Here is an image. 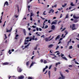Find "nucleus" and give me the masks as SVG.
I'll use <instances>...</instances> for the list:
<instances>
[{
    "label": "nucleus",
    "instance_id": "obj_63",
    "mask_svg": "<svg viewBox=\"0 0 79 79\" xmlns=\"http://www.w3.org/2000/svg\"><path fill=\"white\" fill-rule=\"evenodd\" d=\"M40 61L41 62V63L43 62V60H42V59Z\"/></svg>",
    "mask_w": 79,
    "mask_h": 79
},
{
    "label": "nucleus",
    "instance_id": "obj_7",
    "mask_svg": "<svg viewBox=\"0 0 79 79\" xmlns=\"http://www.w3.org/2000/svg\"><path fill=\"white\" fill-rule=\"evenodd\" d=\"M30 14L31 15L30 17H32V16H33V15H34V14H33V12L32 11V10H31Z\"/></svg>",
    "mask_w": 79,
    "mask_h": 79
},
{
    "label": "nucleus",
    "instance_id": "obj_5",
    "mask_svg": "<svg viewBox=\"0 0 79 79\" xmlns=\"http://www.w3.org/2000/svg\"><path fill=\"white\" fill-rule=\"evenodd\" d=\"M61 76L62 77H59L58 79H64V78H65V77H64V76H63V75L62 74H61Z\"/></svg>",
    "mask_w": 79,
    "mask_h": 79
},
{
    "label": "nucleus",
    "instance_id": "obj_64",
    "mask_svg": "<svg viewBox=\"0 0 79 79\" xmlns=\"http://www.w3.org/2000/svg\"><path fill=\"white\" fill-rule=\"evenodd\" d=\"M45 69H46L45 68L43 70V72H44L45 71Z\"/></svg>",
    "mask_w": 79,
    "mask_h": 79
},
{
    "label": "nucleus",
    "instance_id": "obj_27",
    "mask_svg": "<svg viewBox=\"0 0 79 79\" xmlns=\"http://www.w3.org/2000/svg\"><path fill=\"white\" fill-rule=\"evenodd\" d=\"M8 53H9L10 55V54H11L12 53L11 52V50H9V51H8Z\"/></svg>",
    "mask_w": 79,
    "mask_h": 79
},
{
    "label": "nucleus",
    "instance_id": "obj_10",
    "mask_svg": "<svg viewBox=\"0 0 79 79\" xmlns=\"http://www.w3.org/2000/svg\"><path fill=\"white\" fill-rule=\"evenodd\" d=\"M24 78L23 76H21L18 77L19 79H23Z\"/></svg>",
    "mask_w": 79,
    "mask_h": 79
},
{
    "label": "nucleus",
    "instance_id": "obj_13",
    "mask_svg": "<svg viewBox=\"0 0 79 79\" xmlns=\"http://www.w3.org/2000/svg\"><path fill=\"white\" fill-rule=\"evenodd\" d=\"M73 18H74V19H78V18H79V17H77L75 15H73Z\"/></svg>",
    "mask_w": 79,
    "mask_h": 79
},
{
    "label": "nucleus",
    "instance_id": "obj_48",
    "mask_svg": "<svg viewBox=\"0 0 79 79\" xmlns=\"http://www.w3.org/2000/svg\"><path fill=\"white\" fill-rule=\"evenodd\" d=\"M47 21H48V20L47 19L45 20L44 22V23H45V22H47Z\"/></svg>",
    "mask_w": 79,
    "mask_h": 79
},
{
    "label": "nucleus",
    "instance_id": "obj_58",
    "mask_svg": "<svg viewBox=\"0 0 79 79\" xmlns=\"http://www.w3.org/2000/svg\"><path fill=\"white\" fill-rule=\"evenodd\" d=\"M63 34H62V37H63V38H64V37H65V35L64 36H63Z\"/></svg>",
    "mask_w": 79,
    "mask_h": 79
},
{
    "label": "nucleus",
    "instance_id": "obj_20",
    "mask_svg": "<svg viewBox=\"0 0 79 79\" xmlns=\"http://www.w3.org/2000/svg\"><path fill=\"white\" fill-rule=\"evenodd\" d=\"M48 75L49 76V78H50V71L48 72Z\"/></svg>",
    "mask_w": 79,
    "mask_h": 79
},
{
    "label": "nucleus",
    "instance_id": "obj_30",
    "mask_svg": "<svg viewBox=\"0 0 79 79\" xmlns=\"http://www.w3.org/2000/svg\"><path fill=\"white\" fill-rule=\"evenodd\" d=\"M44 64L47 63V61L46 60H44Z\"/></svg>",
    "mask_w": 79,
    "mask_h": 79
},
{
    "label": "nucleus",
    "instance_id": "obj_31",
    "mask_svg": "<svg viewBox=\"0 0 79 79\" xmlns=\"http://www.w3.org/2000/svg\"><path fill=\"white\" fill-rule=\"evenodd\" d=\"M69 18V17L68 16V15L67 14L66 16V17L65 18V19H66V18Z\"/></svg>",
    "mask_w": 79,
    "mask_h": 79
},
{
    "label": "nucleus",
    "instance_id": "obj_57",
    "mask_svg": "<svg viewBox=\"0 0 79 79\" xmlns=\"http://www.w3.org/2000/svg\"><path fill=\"white\" fill-rule=\"evenodd\" d=\"M19 35H18V34H17L15 35L16 37H19Z\"/></svg>",
    "mask_w": 79,
    "mask_h": 79
},
{
    "label": "nucleus",
    "instance_id": "obj_51",
    "mask_svg": "<svg viewBox=\"0 0 79 79\" xmlns=\"http://www.w3.org/2000/svg\"><path fill=\"white\" fill-rule=\"evenodd\" d=\"M31 21H32V17H30Z\"/></svg>",
    "mask_w": 79,
    "mask_h": 79
},
{
    "label": "nucleus",
    "instance_id": "obj_54",
    "mask_svg": "<svg viewBox=\"0 0 79 79\" xmlns=\"http://www.w3.org/2000/svg\"><path fill=\"white\" fill-rule=\"evenodd\" d=\"M6 21H5V22H4V24H3V27H4L5 26V23H6Z\"/></svg>",
    "mask_w": 79,
    "mask_h": 79
},
{
    "label": "nucleus",
    "instance_id": "obj_15",
    "mask_svg": "<svg viewBox=\"0 0 79 79\" xmlns=\"http://www.w3.org/2000/svg\"><path fill=\"white\" fill-rule=\"evenodd\" d=\"M60 64V62H58L56 64V67H57V65H58V64Z\"/></svg>",
    "mask_w": 79,
    "mask_h": 79
},
{
    "label": "nucleus",
    "instance_id": "obj_8",
    "mask_svg": "<svg viewBox=\"0 0 79 79\" xmlns=\"http://www.w3.org/2000/svg\"><path fill=\"white\" fill-rule=\"evenodd\" d=\"M2 16H1V19L0 20V23H2V16H3V12H2Z\"/></svg>",
    "mask_w": 79,
    "mask_h": 79
},
{
    "label": "nucleus",
    "instance_id": "obj_21",
    "mask_svg": "<svg viewBox=\"0 0 79 79\" xmlns=\"http://www.w3.org/2000/svg\"><path fill=\"white\" fill-rule=\"evenodd\" d=\"M35 62H32L30 65V67H31V66H33V64H35Z\"/></svg>",
    "mask_w": 79,
    "mask_h": 79
},
{
    "label": "nucleus",
    "instance_id": "obj_55",
    "mask_svg": "<svg viewBox=\"0 0 79 79\" xmlns=\"http://www.w3.org/2000/svg\"><path fill=\"white\" fill-rule=\"evenodd\" d=\"M75 63L76 64H79V63H78V62H77V61H75Z\"/></svg>",
    "mask_w": 79,
    "mask_h": 79
},
{
    "label": "nucleus",
    "instance_id": "obj_14",
    "mask_svg": "<svg viewBox=\"0 0 79 79\" xmlns=\"http://www.w3.org/2000/svg\"><path fill=\"white\" fill-rule=\"evenodd\" d=\"M5 5H6L7 6H8V2L6 1L5 2V3H4V6H5Z\"/></svg>",
    "mask_w": 79,
    "mask_h": 79
},
{
    "label": "nucleus",
    "instance_id": "obj_2",
    "mask_svg": "<svg viewBox=\"0 0 79 79\" xmlns=\"http://www.w3.org/2000/svg\"><path fill=\"white\" fill-rule=\"evenodd\" d=\"M17 71L19 73H21V71H22V69H21V68H20L19 67H18L17 68Z\"/></svg>",
    "mask_w": 79,
    "mask_h": 79
},
{
    "label": "nucleus",
    "instance_id": "obj_44",
    "mask_svg": "<svg viewBox=\"0 0 79 79\" xmlns=\"http://www.w3.org/2000/svg\"><path fill=\"white\" fill-rule=\"evenodd\" d=\"M71 39H70V41H68V44H69V42H71Z\"/></svg>",
    "mask_w": 79,
    "mask_h": 79
},
{
    "label": "nucleus",
    "instance_id": "obj_17",
    "mask_svg": "<svg viewBox=\"0 0 79 79\" xmlns=\"http://www.w3.org/2000/svg\"><path fill=\"white\" fill-rule=\"evenodd\" d=\"M77 22H78V20L77 19H74L73 20V23H77Z\"/></svg>",
    "mask_w": 79,
    "mask_h": 79
},
{
    "label": "nucleus",
    "instance_id": "obj_28",
    "mask_svg": "<svg viewBox=\"0 0 79 79\" xmlns=\"http://www.w3.org/2000/svg\"><path fill=\"white\" fill-rule=\"evenodd\" d=\"M64 32L65 33H66V34H65V35H67V34H68V31H66V30Z\"/></svg>",
    "mask_w": 79,
    "mask_h": 79
},
{
    "label": "nucleus",
    "instance_id": "obj_22",
    "mask_svg": "<svg viewBox=\"0 0 79 79\" xmlns=\"http://www.w3.org/2000/svg\"><path fill=\"white\" fill-rule=\"evenodd\" d=\"M66 5H67V4L65 3L64 5H63L62 6V7H63V8H64V7H65L66 6Z\"/></svg>",
    "mask_w": 79,
    "mask_h": 79
},
{
    "label": "nucleus",
    "instance_id": "obj_24",
    "mask_svg": "<svg viewBox=\"0 0 79 79\" xmlns=\"http://www.w3.org/2000/svg\"><path fill=\"white\" fill-rule=\"evenodd\" d=\"M56 6H57V5L56 4V5H54V6H52V8H54V7H55V8H56Z\"/></svg>",
    "mask_w": 79,
    "mask_h": 79
},
{
    "label": "nucleus",
    "instance_id": "obj_9",
    "mask_svg": "<svg viewBox=\"0 0 79 79\" xmlns=\"http://www.w3.org/2000/svg\"><path fill=\"white\" fill-rule=\"evenodd\" d=\"M55 29V25H53L51 27V29H52V30H54Z\"/></svg>",
    "mask_w": 79,
    "mask_h": 79
},
{
    "label": "nucleus",
    "instance_id": "obj_1",
    "mask_svg": "<svg viewBox=\"0 0 79 79\" xmlns=\"http://www.w3.org/2000/svg\"><path fill=\"white\" fill-rule=\"evenodd\" d=\"M31 40H32V39H30L29 40H25V43L24 44L26 45V44H27V43L26 42H29V41H31Z\"/></svg>",
    "mask_w": 79,
    "mask_h": 79
},
{
    "label": "nucleus",
    "instance_id": "obj_3",
    "mask_svg": "<svg viewBox=\"0 0 79 79\" xmlns=\"http://www.w3.org/2000/svg\"><path fill=\"white\" fill-rule=\"evenodd\" d=\"M72 29L73 30H76V28L75 27V24H73L72 27Z\"/></svg>",
    "mask_w": 79,
    "mask_h": 79
},
{
    "label": "nucleus",
    "instance_id": "obj_12",
    "mask_svg": "<svg viewBox=\"0 0 79 79\" xmlns=\"http://www.w3.org/2000/svg\"><path fill=\"white\" fill-rule=\"evenodd\" d=\"M52 13H53L54 10H53L52 9H51L49 12V13H52Z\"/></svg>",
    "mask_w": 79,
    "mask_h": 79
},
{
    "label": "nucleus",
    "instance_id": "obj_4",
    "mask_svg": "<svg viewBox=\"0 0 79 79\" xmlns=\"http://www.w3.org/2000/svg\"><path fill=\"white\" fill-rule=\"evenodd\" d=\"M58 21L55 20V21H53L51 23V25H53V24H56V22Z\"/></svg>",
    "mask_w": 79,
    "mask_h": 79
},
{
    "label": "nucleus",
    "instance_id": "obj_35",
    "mask_svg": "<svg viewBox=\"0 0 79 79\" xmlns=\"http://www.w3.org/2000/svg\"><path fill=\"white\" fill-rule=\"evenodd\" d=\"M29 61H28V62H27L26 63V65H27V66H28V65H29Z\"/></svg>",
    "mask_w": 79,
    "mask_h": 79
},
{
    "label": "nucleus",
    "instance_id": "obj_45",
    "mask_svg": "<svg viewBox=\"0 0 79 79\" xmlns=\"http://www.w3.org/2000/svg\"><path fill=\"white\" fill-rule=\"evenodd\" d=\"M71 6H74V4H73V2H72L71 3Z\"/></svg>",
    "mask_w": 79,
    "mask_h": 79
},
{
    "label": "nucleus",
    "instance_id": "obj_39",
    "mask_svg": "<svg viewBox=\"0 0 79 79\" xmlns=\"http://www.w3.org/2000/svg\"><path fill=\"white\" fill-rule=\"evenodd\" d=\"M16 18H17L18 17V15H15L14 16Z\"/></svg>",
    "mask_w": 79,
    "mask_h": 79
},
{
    "label": "nucleus",
    "instance_id": "obj_33",
    "mask_svg": "<svg viewBox=\"0 0 79 79\" xmlns=\"http://www.w3.org/2000/svg\"><path fill=\"white\" fill-rule=\"evenodd\" d=\"M65 29H66V28H64L61 31V32H63V31H65Z\"/></svg>",
    "mask_w": 79,
    "mask_h": 79
},
{
    "label": "nucleus",
    "instance_id": "obj_18",
    "mask_svg": "<svg viewBox=\"0 0 79 79\" xmlns=\"http://www.w3.org/2000/svg\"><path fill=\"white\" fill-rule=\"evenodd\" d=\"M53 46V44H50L49 45L48 48H52Z\"/></svg>",
    "mask_w": 79,
    "mask_h": 79
},
{
    "label": "nucleus",
    "instance_id": "obj_40",
    "mask_svg": "<svg viewBox=\"0 0 79 79\" xmlns=\"http://www.w3.org/2000/svg\"><path fill=\"white\" fill-rule=\"evenodd\" d=\"M37 46H36L34 48V50H37Z\"/></svg>",
    "mask_w": 79,
    "mask_h": 79
},
{
    "label": "nucleus",
    "instance_id": "obj_19",
    "mask_svg": "<svg viewBox=\"0 0 79 79\" xmlns=\"http://www.w3.org/2000/svg\"><path fill=\"white\" fill-rule=\"evenodd\" d=\"M60 35H58L56 38V39H55L56 40L57 39H59L60 38Z\"/></svg>",
    "mask_w": 79,
    "mask_h": 79
},
{
    "label": "nucleus",
    "instance_id": "obj_49",
    "mask_svg": "<svg viewBox=\"0 0 79 79\" xmlns=\"http://www.w3.org/2000/svg\"><path fill=\"white\" fill-rule=\"evenodd\" d=\"M44 26H45V23H44V22L43 23V28H44Z\"/></svg>",
    "mask_w": 79,
    "mask_h": 79
},
{
    "label": "nucleus",
    "instance_id": "obj_16",
    "mask_svg": "<svg viewBox=\"0 0 79 79\" xmlns=\"http://www.w3.org/2000/svg\"><path fill=\"white\" fill-rule=\"evenodd\" d=\"M30 45V43H29L28 44H27V45L25 46V48H23V50H24L25 48H27V47H28L29 45Z\"/></svg>",
    "mask_w": 79,
    "mask_h": 79
},
{
    "label": "nucleus",
    "instance_id": "obj_25",
    "mask_svg": "<svg viewBox=\"0 0 79 79\" xmlns=\"http://www.w3.org/2000/svg\"><path fill=\"white\" fill-rule=\"evenodd\" d=\"M62 58H63V59H64V60H68V59H67L66 58V57H62Z\"/></svg>",
    "mask_w": 79,
    "mask_h": 79
},
{
    "label": "nucleus",
    "instance_id": "obj_46",
    "mask_svg": "<svg viewBox=\"0 0 79 79\" xmlns=\"http://www.w3.org/2000/svg\"><path fill=\"white\" fill-rule=\"evenodd\" d=\"M59 48V46H57L56 48V50H57L58 48Z\"/></svg>",
    "mask_w": 79,
    "mask_h": 79
},
{
    "label": "nucleus",
    "instance_id": "obj_6",
    "mask_svg": "<svg viewBox=\"0 0 79 79\" xmlns=\"http://www.w3.org/2000/svg\"><path fill=\"white\" fill-rule=\"evenodd\" d=\"M9 64H10V63L8 62H5L2 64V65L3 66H4V65H8Z\"/></svg>",
    "mask_w": 79,
    "mask_h": 79
},
{
    "label": "nucleus",
    "instance_id": "obj_61",
    "mask_svg": "<svg viewBox=\"0 0 79 79\" xmlns=\"http://www.w3.org/2000/svg\"><path fill=\"white\" fill-rule=\"evenodd\" d=\"M29 37H27L26 38V39H29Z\"/></svg>",
    "mask_w": 79,
    "mask_h": 79
},
{
    "label": "nucleus",
    "instance_id": "obj_47",
    "mask_svg": "<svg viewBox=\"0 0 79 79\" xmlns=\"http://www.w3.org/2000/svg\"><path fill=\"white\" fill-rule=\"evenodd\" d=\"M32 27H33V28H35L36 27V26L33 25L32 26Z\"/></svg>",
    "mask_w": 79,
    "mask_h": 79
},
{
    "label": "nucleus",
    "instance_id": "obj_56",
    "mask_svg": "<svg viewBox=\"0 0 79 79\" xmlns=\"http://www.w3.org/2000/svg\"><path fill=\"white\" fill-rule=\"evenodd\" d=\"M36 29L37 31H39V28H38V27H36Z\"/></svg>",
    "mask_w": 79,
    "mask_h": 79
},
{
    "label": "nucleus",
    "instance_id": "obj_60",
    "mask_svg": "<svg viewBox=\"0 0 79 79\" xmlns=\"http://www.w3.org/2000/svg\"><path fill=\"white\" fill-rule=\"evenodd\" d=\"M39 30L40 31H42V29H41V28H39Z\"/></svg>",
    "mask_w": 79,
    "mask_h": 79
},
{
    "label": "nucleus",
    "instance_id": "obj_53",
    "mask_svg": "<svg viewBox=\"0 0 79 79\" xmlns=\"http://www.w3.org/2000/svg\"><path fill=\"white\" fill-rule=\"evenodd\" d=\"M65 72L68 73H69V71L68 70H65Z\"/></svg>",
    "mask_w": 79,
    "mask_h": 79
},
{
    "label": "nucleus",
    "instance_id": "obj_37",
    "mask_svg": "<svg viewBox=\"0 0 79 79\" xmlns=\"http://www.w3.org/2000/svg\"><path fill=\"white\" fill-rule=\"evenodd\" d=\"M71 48H73V46H70L69 47V49H71Z\"/></svg>",
    "mask_w": 79,
    "mask_h": 79
},
{
    "label": "nucleus",
    "instance_id": "obj_26",
    "mask_svg": "<svg viewBox=\"0 0 79 79\" xmlns=\"http://www.w3.org/2000/svg\"><path fill=\"white\" fill-rule=\"evenodd\" d=\"M35 39V36L33 35V37H31V39H32L33 40H34Z\"/></svg>",
    "mask_w": 79,
    "mask_h": 79
},
{
    "label": "nucleus",
    "instance_id": "obj_29",
    "mask_svg": "<svg viewBox=\"0 0 79 79\" xmlns=\"http://www.w3.org/2000/svg\"><path fill=\"white\" fill-rule=\"evenodd\" d=\"M36 34H37V36H40V34H38V32H36Z\"/></svg>",
    "mask_w": 79,
    "mask_h": 79
},
{
    "label": "nucleus",
    "instance_id": "obj_52",
    "mask_svg": "<svg viewBox=\"0 0 79 79\" xmlns=\"http://www.w3.org/2000/svg\"><path fill=\"white\" fill-rule=\"evenodd\" d=\"M8 77H9V79H10V78H12V77H11V76H8Z\"/></svg>",
    "mask_w": 79,
    "mask_h": 79
},
{
    "label": "nucleus",
    "instance_id": "obj_38",
    "mask_svg": "<svg viewBox=\"0 0 79 79\" xmlns=\"http://www.w3.org/2000/svg\"><path fill=\"white\" fill-rule=\"evenodd\" d=\"M17 33H18V30H16L15 34V35H16V34H17Z\"/></svg>",
    "mask_w": 79,
    "mask_h": 79
},
{
    "label": "nucleus",
    "instance_id": "obj_11",
    "mask_svg": "<svg viewBox=\"0 0 79 79\" xmlns=\"http://www.w3.org/2000/svg\"><path fill=\"white\" fill-rule=\"evenodd\" d=\"M23 31L24 35H26V30H25V29H23Z\"/></svg>",
    "mask_w": 79,
    "mask_h": 79
},
{
    "label": "nucleus",
    "instance_id": "obj_32",
    "mask_svg": "<svg viewBox=\"0 0 79 79\" xmlns=\"http://www.w3.org/2000/svg\"><path fill=\"white\" fill-rule=\"evenodd\" d=\"M48 25H46L44 28V29H47V28H48Z\"/></svg>",
    "mask_w": 79,
    "mask_h": 79
},
{
    "label": "nucleus",
    "instance_id": "obj_43",
    "mask_svg": "<svg viewBox=\"0 0 79 79\" xmlns=\"http://www.w3.org/2000/svg\"><path fill=\"white\" fill-rule=\"evenodd\" d=\"M69 66V68H73V65H70Z\"/></svg>",
    "mask_w": 79,
    "mask_h": 79
},
{
    "label": "nucleus",
    "instance_id": "obj_23",
    "mask_svg": "<svg viewBox=\"0 0 79 79\" xmlns=\"http://www.w3.org/2000/svg\"><path fill=\"white\" fill-rule=\"evenodd\" d=\"M6 32H11L10 31L8 30V29H6Z\"/></svg>",
    "mask_w": 79,
    "mask_h": 79
},
{
    "label": "nucleus",
    "instance_id": "obj_34",
    "mask_svg": "<svg viewBox=\"0 0 79 79\" xmlns=\"http://www.w3.org/2000/svg\"><path fill=\"white\" fill-rule=\"evenodd\" d=\"M47 38H46L45 39H44L45 40L46 42H47L48 40L47 39Z\"/></svg>",
    "mask_w": 79,
    "mask_h": 79
},
{
    "label": "nucleus",
    "instance_id": "obj_36",
    "mask_svg": "<svg viewBox=\"0 0 79 79\" xmlns=\"http://www.w3.org/2000/svg\"><path fill=\"white\" fill-rule=\"evenodd\" d=\"M41 38H42V37H43V39H44V38H45V36H44V35H42L41 36Z\"/></svg>",
    "mask_w": 79,
    "mask_h": 79
},
{
    "label": "nucleus",
    "instance_id": "obj_59",
    "mask_svg": "<svg viewBox=\"0 0 79 79\" xmlns=\"http://www.w3.org/2000/svg\"><path fill=\"white\" fill-rule=\"evenodd\" d=\"M56 68H54V71H56Z\"/></svg>",
    "mask_w": 79,
    "mask_h": 79
},
{
    "label": "nucleus",
    "instance_id": "obj_42",
    "mask_svg": "<svg viewBox=\"0 0 79 79\" xmlns=\"http://www.w3.org/2000/svg\"><path fill=\"white\" fill-rule=\"evenodd\" d=\"M28 79H32V78L31 77H28Z\"/></svg>",
    "mask_w": 79,
    "mask_h": 79
},
{
    "label": "nucleus",
    "instance_id": "obj_41",
    "mask_svg": "<svg viewBox=\"0 0 79 79\" xmlns=\"http://www.w3.org/2000/svg\"><path fill=\"white\" fill-rule=\"evenodd\" d=\"M17 7H18L17 10H18V12H19V7L18 6V5H17Z\"/></svg>",
    "mask_w": 79,
    "mask_h": 79
},
{
    "label": "nucleus",
    "instance_id": "obj_50",
    "mask_svg": "<svg viewBox=\"0 0 79 79\" xmlns=\"http://www.w3.org/2000/svg\"><path fill=\"white\" fill-rule=\"evenodd\" d=\"M52 68V65H50L49 67V69H51V68Z\"/></svg>",
    "mask_w": 79,
    "mask_h": 79
},
{
    "label": "nucleus",
    "instance_id": "obj_62",
    "mask_svg": "<svg viewBox=\"0 0 79 79\" xmlns=\"http://www.w3.org/2000/svg\"><path fill=\"white\" fill-rule=\"evenodd\" d=\"M48 23H50V20H49L48 22Z\"/></svg>",
    "mask_w": 79,
    "mask_h": 79
}]
</instances>
